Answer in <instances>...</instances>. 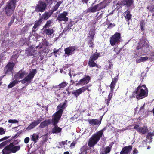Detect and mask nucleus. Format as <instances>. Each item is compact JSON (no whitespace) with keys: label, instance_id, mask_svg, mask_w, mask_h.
<instances>
[{"label":"nucleus","instance_id":"f257e3e1","mask_svg":"<svg viewBox=\"0 0 154 154\" xmlns=\"http://www.w3.org/2000/svg\"><path fill=\"white\" fill-rule=\"evenodd\" d=\"M103 129H102L92 135L88 141V145L89 147H93L97 143L103 135Z\"/></svg>","mask_w":154,"mask_h":154},{"label":"nucleus","instance_id":"f03ea898","mask_svg":"<svg viewBox=\"0 0 154 154\" xmlns=\"http://www.w3.org/2000/svg\"><path fill=\"white\" fill-rule=\"evenodd\" d=\"M16 0H10L4 8L5 12L7 16H10L13 13L15 8Z\"/></svg>","mask_w":154,"mask_h":154},{"label":"nucleus","instance_id":"7ed1b4c3","mask_svg":"<svg viewBox=\"0 0 154 154\" xmlns=\"http://www.w3.org/2000/svg\"><path fill=\"white\" fill-rule=\"evenodd\" d=\"M147 88L145 85H139L135 90V94H137L136 98L137 99H142L147 97L148 93H146L145 90Z\"/></svg>","mask_w":154,"mask_h":154},{"label":"nucleus","instance_id":"20e7f679","mask_svg":"<svg viewBox=\"0 0 154 154\" xmlns=\"http://www.w3.org/2000/svg\"><path fill=\"white\" fill-rule=\"evenodd\" d=\"M67 101L65 100L64 102L60 103L57 107L58 110L54 113L52 117L60 119L64 110L67 106Z\"/></svg>","mask_w":154,"mask_h":154},{"label":"nucleus","instance_id":"39448f33","mask_svg":"<svg viewBox=\"0 0 154 154\" xmlns=\"http://www.w3.org/2000/svg\"><path fill=\"white\" fill-rule=\"evenodd\" d=\"M20 147L19 146H15L13 143H11L9 145L5 146L2 150L3 154H9L11 153H15L19 150Z\"/></svg>","mask_w":154,"mask_h":154},{"label":"nucleus","instance_id":"423d86ee","mask_svg":"<svg viewBox=\"0 0 154 154\" xmlns=\"http://www.w3.org/2000/svg\"><path fill=\"white\" fill-rule=\"evenodd\" d=\"M60 119L52 117L51 123L54 126L52 128L51 132L53 134H57L60 132L62 128L57 126V124Z\"/></svg>","mask_w":154,"mask_h":154},{"label":"nucleus","instance_id":"0eeeda50","mask_svg":"<svg viewBox=\"0 0 154 154\" xmlns=\"http://www.w3.org/2000/svg\"><path fill=\"white\" fill-rule=\"evenodd\" d=\"M37 73V70L35 69H32L31 71L23 79L20 81L17 80L18 83L21 82L22 83L24 84L29 81H31Z\"/></svg>","mask_w":154,"mask_h":154},{"label":"nucleus","instance_id":"6e6552de","mask_svg":"<svg viewBox=\"0 0 154 154\" xmlns=\"http://www.w3.org/2000/svg\"><path fill=\"white\" fill-rule=\"evenodd\" d=\"M120 34L118 33H115L111 37L110 40L111 45L113 46L116 45L120 42Z\"/></svg>","mask_w":154,"mask_h":154},{"label":"nucleus","instance_id":"1a4fd4ad","mask_svg":"<svg viewBox=\"0 0 154 154\" xmlns=\"http://www.w3.org/2000/svg\"><path fill=\"white\" fill-rule=\"evenodd\" d=\"M91 79L89 75H85L82 79L80 80L76 84V85H81L83 86L88 84Z\"/></svg>","mask_w":154,"mask_h":154},{"label":"nucleus","instance_id":"9d476101","mask_svg":"<svg viewBox=\"0 0 154 154\" xmlns=\"http://www.w3.org/2000/svg\"><path fill=\"white\" fill-rule=\"evenodd\" d=\"M46 8V3L44 2L41 1L38 2L36 7L35 11L38 12H43L44 11Z\"/></svg>","mask_w":154,"mask_h":154},{"label":"nucleus","instance_id":"9b49d317","mask_svg":"<svg viewBox=\"0 0 154 154\" xmlns=\"http://www.w3.org/2000/svg\"><path fill=\"white\" fill-rule=\"evenodd\" d=\"M15 64L14 63L9 62L4 68V72L6 74L11 72L13 69Z\"/></svg>","mask_w":154,"mask_h":154},{"label":"nucleus","instance_id":"f8f14e48","mask_svg":"<svg viewBox=\"0 0 154 154\" xmlns=\"http://www.w3.org/2000/svg\"><path fill=\"white\" fill-rule=\"evenodd\" d=\"M87 89H88V87L83 86L81 88L75 91L74 92H72V94L74 95L76 98H77L82 93L85 92Z\"/></svg>","mask_w":154,"mask_h":154},{"label":"nucleus","instance_id":"ddd939ff","mask_svg":"<svg viewBox=\"0 0 154 154\" xmlns=\"http://www.w3.org/2000/svg\"><path fill=\"white\" fill-rule=\"evenodd\" d=\"M35 49H26V53L27 56H34L36 55L37 56H40L41 52H38L37 53L36 52V51L35 50Z\"/></svg>","mask_w":154,"mask_h":154},{"label":"nucleus","instance_id":"4468645a","mask_svg":"<svg viewBox=\"0 0 154 154\" xmlns=\"http://www.w3.org/2000/svg\"><path fill=\"white\" fill-rule=\"evenodd\" d=\"M139 45V46L136 48H148L149 47V45L146 42L145 40L143 38L140 40Z\"/></svg>","mask_w":154,"mask_h":154},{"label":"nucleus","instance_id":"2eb2a0df","mask_svg":"<svg viewBox=\"0 0 154 154\" xmlns=\"http://www.w3.org/2000/svg\"><path fill=\"white\" fill-rule=\"evenodd\" d=\"M135 129H137L139 132L145 134L148 131V129L146 126H144L143 127H139L138 125H135Z\"/></svg>","mask_w":154,"mask_h":154},{"label":"nucleus","instance_id":"dca6fc26","mask_svg":"<svg viewBox=\"0 0 154 154\" xmlns=\"http://www.w3.org/2000/svg\"><path fill=\"white\" fill-rule=\"evenodd\" d=\"M67 14V12H64L63 13L58 15L57 19L60 21H67L68 20V18L66 17V16Z\"/></svg>","mask_w":154,"mask_h":154},{"label":"nucleus","instance_id":"f3484780","mask_svg":"<svg viewBox=\"0 0 154 154\" xmlns=\"http://www.w3.org/2000/svg\"><path fill=\"white\" fill-rule=\"evenodd\" d=\"M41 121V120L39 119L36 121H34L32 123L29 125L26 128L27 130H30L35 127L38 125L39 124Z\"/></svg>","mask_w":154,"mask_h":154},{"label":"nucleus","instance_id":"a211bd4d","mask_svg":"<svg viewBox=\"0 0 154 154\" xmlns=\"http://www.w3.org/2000/svg\"><path fill=\"white\" fill-rule=\"evenodd\" d=\"M132 149L131 146H129L124 147L120 152V154H129Z\"/></svg>","mask_w":154,"mask_h":154},{"label":"nucleus","instance_id":"6ab92c4d","mask_svg":"<svg viewBox=\"0 0 154 154\" xmlns=\"http://www.w3.org/2000/svg\"><path fill=\"white\" fill-rule=\"evenodd\" d=\"M95 34V32L94 30H91L89 33V35L88 36V38L89 40H90V41L89 42V47H92V45L93 43L91 41V40L93 39L94 38V36Z\"/></svg>","mask_w":154,"mask_h":154},{"label":"nucleus","instance_id":"aec40b11","mask_svg":"<svg viewBox=\"0 0 154 154\" xmlns=\"http://www.w3.org/2000/svg\"><path fill=\"white\" fill-rule=\"evenodd\" d=\"M26 74L25 71L22 70H20L14 76V78L16 79H22L23 78Z\"/></svg>","mask_w":154,"mask_h":154},{"label":"nucleus","instance_id":"412c9836","mask_svg":"<svg viewBox=\"0 0 154 154\" xmlns=\"http://www.w3.org/2000/svg\"><path fill=\"white\" fill-rule=\"evenodd\" d=\"M118 80V76H116L115 78L112 79L109 87L110 88V90L111 91H113V90L115 88V87L116 85V84Z\"/></svg>","mask_w":154,"mask_h":154},{"label":"nucleus","instance_id":"4be33fe9","mask_svg":"<svg viewBox=\"0 0 154 154\" xmlns=\"http://www.w3.org/2000/svg\"><path fill=\"white\" fill-rule=\"evenodd\" d=\"M89 124L94 125H99L101 123V119L99 120L97 119H92L88 120Z\"/></svg>","mask_w":154,"mask_h":154},{"label":"nucleus","instance_id":"5701e85b","mask_svg":"<svg viewBox=\"0 0 154 154\" xmlns=\"http://www.w3.org/2000/svg\"><path fill=\"white\" fill-rule=\"evenodd\" d=\"M51 123V121L50 119L45 120L40 123L39 127L41 128H44L46 126H48Z\"/></svg>","mask_w":154,"mask_h":154},{"label":"nucleus","instance_id":"b1692460","mask_svg":"<svg viewBox=\"0 0 154 154\" xmlns=\"http://www.w3.org/2000/svg\"><path fill=\"white\" fill-rule=\"evenodd\" d=\"M42 22V19L40 18L39 20L35 22L34 25L32 28V32H35L36 30L35 29L37 27H38L41 24Z\"/></svg>","mask_w":154,"mask_h":154},{"label":"nucleus","instance_id":"393cba45","mask_svg":"<svg viewBox=\"0 0 154 154\" xmlns=\"http://www.w3.org/2000/svg\"><path fill=\"white\" fill-rule=\"evenodd\" d=\"M100 53H97L96 52V53L92 55L90 57L89 60H91L93 61H95L97 60L98 57L100 56Z\"/></svg>","mask_w":154,"mask_h":154},{"label":"nucleus","instance_id":"a878e982","mask_svg":"<svg viewBox=\"0 0 154 154\" xmlns=\"http://www.w3.org/2000/svg\"><path fill=\"white\" fill-rule=\"evenodd\" d=\"M88 66L91 67H99V65L96 63L94 61L91 60H89L88 62Z\"/></svg>","mask_w":154,"mask_h":154},{"label":"nucleus","instance_id":"bb28decb","mask_svg":"<svg viewBox=\"0 0 154 154\" xmlns=\"http://www.w3.org/2000/svg\"><path fill=\"white\" fill-rule=\"evenodd\" d=\"M88 149L87 144L84 145L80 148V154H86V151Z\"/></svg>","mask_w":154,"mask_h":154},{"label":"nucleus","instance_id":"cd10ccee","mask_svg":"<svg viewBox=\"0 0 154 154\" xmlns=\"http://www.w3.org/2000/svg\"><path fill=\"white\" fill-rule=\"evenodd\" d=\"M39 137L38 135L36 134H34L32 135L31 139L35 143L38 140Z\"/></svg>","mask_w":154,"mask_h":154},{"label":"nucleus","instance_id":"c85d7f7f","mask_svg":"<svg viewBox=\"0 0 154 154\" xmlns=\"http://www.w3.org/2000/svg\"><path fill=\"white\" fill-rule=\"evenodd\" d=\"M52 13H51L49 12H45L44 14L42 15V17L40 18L42 20V19L45 20H47L51 15Z\"/></svg>","mask_w":154,"mask_h":154},{"label":"nucleus","instance_id":"c756f323","mask_svg":"<svg viewBox=\"0 0 154 154\" xmlns=\"http://www.w3.org/2000/svg\"><path fill=\"white\" fill-rule=\"evenodd\" d=\"M98 10L99 11L100 9L105 8L106 6V3L105 2H102L97 5Z\"/></svg>","mask_w":154,"mask_h":154},{"label":"nucleus","instance_id":"7c9ffc66","mask_svg":"<svg viewBox=\"0 0 154 154\" xmlns=\"http://www.w3.org/2000/svg\"><path fill=\"white\" fill-rule=\"evenodd\" d=\"M68 85V83L66 82H62L61 83L59 84L57 86H55L56 88H64L66 87Z\"/></svg>","mask_w":154,"mask_h":154},{"label":"nucleus","instance_id":"2f4dec72","mask_svg":"<svg viewBox=\"0 0 154 154\" xmlns=\"http://www.w3.org/2000/svg\"><path fill=\"white\" fill-rule=\"evenodd\" d=\"M18 83L17 80V79H15L10 83L8 86V88H11L15 86L16 84Z\"/></svg>","mask_w":154,"mask_h":154},{"label":"nucleus","instance_id":"473e14b6","mask_svg":"<svg viewBox=\"0 0 154 154\" xmlns=\"http://www.w3.org/2000/svg\"><path fill=\"white\" fill-rule=\"evenodd\" d=\"M75 49H65V53L68 56H69L72 53Z\"/></svg>","mask_w":154,"mask_h":154},{"label":"nucleus","instance_id":"72a5a7b5","mask_svg":"<svg viewBox=\"0 0 154 154\" xmlns=\"http://www.w3.org/2000/svg\"><path fill=\"white\" fill-rule=\"evenodd\" d=\"M140 25L141 30L143 32L145 30L144 27L145 25V21L143 20H141L140 22Z\"/></svg>","mask_w":154,"mask_h":154},{"label":"nucleus","instance_id":"f704fd0d","mask_svg":"<svg viewBox=\"0 0 154 154\" xmlns=\"http://www.w3.org/2000/svg\"><path fill=\"white\" fill-rule=\"evenodd\" d=\"M111 151V148L109 146H106L104 149V151L102 152V154H107L110 152Z\"/></svg>","mask_w":154,"mask_h":154},{"label":"nucleus","instance_id":"c9c22d12","mask_svg":"<svg viewBox=\"0 0 154 154\" xmlns=\"http://www.w3.org/2000/svg\"><path fill=\"white\" fill-rule=\"evenodd\" d=\"M53 32V30L51 29H48L45 30V33L47 35H51Z\"/></svg>","mask_w":154,"mask_h":154},{"label":"nucleus","instance_id":"e433bc0d","mask_svg":"<svg viewBox=\"0 0 154 154\" xmlns=\"http://www.w3.org/2000/svg\"><path fill=\"white\" fill-rule=\"evenodd\" d=\"M124 15L125 17L128 20L131 18V15L130 14V12L128 11H125V12Z\"/></svg>","mask_w":154,"mask_h":154},{"label":"nucleus","instance_id":"4c0bfd02","mask_svg":"<svg viewBox=\"0 0 154 154\" xmlns=\"http://www.w3.org/2000/svg\"><path fill=\"white\" fill-rule=\"evenodd\" d=\"M89 10H90V11L92 12H95L96 11H99L98 10L97 5L95 6H94L90 8L89 9Z\"/></svg>","mask_w":154,"mask_h":154},{"label":"nucleus","instance_id":"58836bf2","mask_svg":"<svg viewBox=\"0 0 154 154\" xmlns=\"http://www.w3.org/2000/svg\"><path fill=\"white\" fill-rule=\"evenodd\" d=\"M6 51H4V52H2L0 54V60L1 61L2 60H5L6 58V57H5V55L4 54Z\"/></svg>","mask_w":154,"mask_h":154},{"label":"nucleus","instance_id":"ea45409f","mask_svg":"<svg viewBox=\"0 0 154 154\" xmlns=\"http://www.w3.org/2000/svg\"><path fill=\"white\" fill-rule=\"evenodd\" d=\"M126 3H124V5H126L127 6H130L132 3V0H124Z\"/></svg>","mask_w":154,"mask_h":154},{"label":"nucleus","instance_id":"a19ab883","mask_svg":"<svg viewBox=\"0 0 154 154\" xmlns=\"http://www.w3.org/2000/svg\"><path fill=\"white\" fill-rule=\"evenodd\" d=\"M150 57L149 58V59L152 61L154 60V58L153 57H154V51H152L150 54Z\"/></svg>","mask_w":154,"mask_h":154},{"label":"nucleus","instance_id":"79ce46f5","mask_svg":"<svg viewBox=\"0 0 154 154\" xmlns=\"http://www.w3.org/2000/svg\"><path fill=\"white\" fill-rule=\"evenodd\" d=\"M52 22L51 20L47 21V22L46 24L44 26V28H47L48 27L50 26V24L52 23Z\"/></svg>","mask_w":154,"mask_h":154},{"label":"nucleus","instance_id":"37998d69","mask_svg":"<svg viewBox=\"0 0 154 154\" xmlns=\"http://www.w3.org/2000/svg\"><path fill=\"white\" fill-rule=\"evenodd\" d=\"M43 45L45 46V47L48 48L49 45H51V44H49L48 42H47L46 40H44L43 42Z\"/></svg>","mask_w":154,"mask_h":154},{"label":"nucleus","instance_id":"c03bdc74","mask_svg":"<svg viewBox=\"0 0 154 154\" xmlns=\"http://www.w3.org/2000/svg\"><path fill=\"white\" fill-rule=\"evenodd\" d=\"M8 122L9 123H18V121L16 119L12 120L9 119L8 120Z\"/></svg>","mask_w":154,"mask_h":154},{"label":"nucleus","instance_id":"a18cd8bd","mask_svg":"<svg viewBox=\"0 0 154 154\" xmlns=\"http://www.w3.org/2000/svg\"><path fill=\"white\" fill-rule=\"evenodd\" d=\"M113 91H110L109 93V94L108 95V96L107 97V98L111 100V99L113 96Z\"/></svg>","mask_w":154,"mask_h":154},{"label":"nucleus","instance_id":"49530a36","mask_svg":"<svg viewBox=\"0 0 154 154\" xmlns=\"http://www.w3.org/2000/svg\"><path fill=\"white\" fill-rule=\"evenodd\" d=\"M5 132V129L2 127H0V135H2L4 134Z\"/></svg>","mask_w":154,"mask_h":154},{"label":"nucleus","instance_id":"de8ad7c7","mask_svg":"<svg viewBox=\"0 0 154 154\" xmlns=\"http://www.w3.org/2000/svg\"><path fill=\"white\" fill-rule=\"evenodd\" d=\"M140 58L141 59L142 62L146 61H147L149 59L148 57L147 56L145 57H140Z\"/></svg>","mask_w":154,"mask_h":154},{"label":"nucleus","instance_id":"09e8293b","mask_svg":"<svg viewBox=\"0 0 154 154\" xmlns=\"http://www.w3.org/2000/svg\"><path fill=\"white\" fill-rule=\"evenodd\" d=\"M152 134L151 133H148L147 134V139L150 140L152 139Z\"/></svg>","mask_w":154,"mask_h":154},{"label":"nucleus","instance_id":"8fccbe9b","mask_svg":"<svg viewBox=\"0 0 154 154\" xmlns=\"http://www.w3.org/2000/svg\"><path fill=\"white\" fill-rule=\"evenodd\" d=\"M111 100L110 99L107 98L105 100V103H106V105L108 106L109 105V104L110 103V101Z\"/></svg>","mask_w":154,"mask_h":154},{"label":"nucleus","instance_id":"3c124183","mask_svg":"<svg viewBox=\"0 0 154 154\" xmlns=\"http://www.w3.org/2000/svg\"><path fill=\"white\" fill-rule=\"evenodd\" d=\"M6 143L7 142L6 141L2 142L0 144V147L2 148L3 146H5L6 144Z\"/></svg>","mask_w":154,"mask_h":154},{"label":"nucleus","instance_id":"603ef678","mask_svg":"<svg viewBox=\"0 0 154 154\" xmlns=\"http://www.w3.org/2000/svg\"><path fill=\"white\" fill-rule=\"evenodd\" d=\"M30 140V139L29 137H26L24 139V143H29Z\"/></svg>","mask_w":154,"mask_h":154},{"label":"nucleus","instance_id":"864d4df0","mask_svg":"<svg viewBox=\"0 0 154 154\" xmlns=\"http://www.w3.org/2000/svg\"><path fill=\"white\" fill-rule=\"evenodd\" d=\"M12 20L8 24V25L9 26H11L12 24L13 23L14 21V20L15 18V17L13 16L12 17Z\"/></svg>","mask_w":154,"mask_h":154},{"label":"nucleus","instance_id":"5fc2aeb1","mask_svg":"<svg viewBox=\"0 0 154 154\" xmlns=\"http://www.w3.org/2000/svg\"><path fill=\"white\" fill-rule=\"evenodd\" d=\"M118 49H114V51L116 52V54L117 55L119 53L120 51H121L122 49H120L119 50H118Z\"/></svg>","mask_w":154,"mask_h":154},{"label":"nucleus","instance_id":"6e6d98bb","mask_svg":"<svg viewBox=\"0 0 154 154\" xmlns=\"http://www.w3.org/2000/svg\"><path fill=\"white\" fill-rule=\"evenodd\" d=\"M76 144V142L75 141H73L71 143V144L70 146L73 147Z\"/></svg>","mask_w":154,"mask_h":154},{"label":"nucleus","instance_id":"4d7b16f0","mask_svg":"<svg viewBox=\"0 0 154 154\" xmlns=\"http://www.w3.org/2000/svg\"><path fill=\"white\" fill-rule=\"evenodd\" d=\"M70 27V26H69V25H68L67 26V27L64 29L63 30V32H66V31H67V30H69V27Z\"/></svg>","mask_w":154,"mask_h":154},{"label":"nucleus","instance_id":"13d9d810","mask_svg":"<svg viewBox=\"0 0 154 154\" xmlns=\"http://www.w3.org/2000/svg\"><path fill=\"white\" fill-rule=\"evenodd\" d=\"M142 62L140 57L139 59H137L136 60V62L137 63H140Z\"/></svg>","mask_w":154,"mask_h":154},{"label":"nucleus","instance_id":"bf43d9fd","mask_svg":"<svg viewBox=\"0 0 154 154\" xmlns=\"http://www.w3.org/2000/svg\"><path fill=\"white\" fill-rule=\"evenodd\" d=\"M54 0H45L48 3L51 4L52 3V2Z\"/></svg>","mask_w":154,"mask_h":154},{"label":"nucleus","instance_id":"052dcab7","mask_svg":"<svg viewBox=\"0 0 154 154\" xmlns=\"http://www.w3.org/2000/svg\"><path fill=\"white\" fill-rule=\"evenodd\" d=\"M66 141L65 142V141H62L61 143H59L60 145L61 146V145H64L65 144V143H66Z\"/></svg>","mask_w":154,"mask_h":154},{"label":"nucleus","instance_id":"680f3d73","mask_svg":"<svg viewBox=\"0 0 154 154\" xmlns=\"http://www.w3.org/2000/svg\"><path fill=\"white\" fill-rule=\"evenodd\" d=\"M151 7L152 8L150 10V11H151V12H154V6H152Z\"/></svg>","mask_w":154,"mask_h":154},{"label":"nucleus","instance_id":"e2e57ef3","mask_svg":"<svg viewBox=\"0 0 154 154\" xmlns=\"http://www.w3.org/2000/svg\"><path fill=\"white\" fill-rule=\"evenodd\" d=\"M59 51V49L56 50V49H54L53 50V53L55 54H56Z\"/></svg>","mask_w":154,"mask_h":154},{"label":"nucleus","instance_id":"0e129e2a","mask_svg":"<svg viewBox=\"0 0 154 154\" xmlns=\"http://www.w3.org/2000/svg\"><path fill=\"white\" fill-rule=\"evenodd\" d=\"M20 132H18L14 136V138H15L16 137H18L20 134Z\"/></svg>","mask_w":154,"mask_h":154},{"label":"nucleus","instance_id":"69168bd1","mask_svg":"<svg viewBox=\"0 0 154 154\" xmlns=\"http://www.w3.org/2000/svg\"><path fill=\"white\" fill-rule=\"evenodd\" d=\"M135 95V92H133L132 96H130V98H132L133 97H135L134 96Z\"/></svg>","mask_w":154,"mask_h":154},{"label":"nucleus","instance_id":"338daca9","mask_svg":"<svg viewBox=\"0 0 154 154\" xmlns=\"http://www.w3.org/2000/svg\"><path fill=\"white\" fill-rule=\"evenodd\" d=\"M58 6H57V5H55L54 7V11H55L56 10L57 8H58Z\"/></svg>","mask_w":154,"mask_h":154},{"label":"nucleus","instance_id":"774afa93","mask_svg":"<svg viewBox=\"0 0 154 154\" xmlns=\"http://www.w3.org/2000/svg\"><path fill=\"white\" fill-rule=\"evenodd\" d=\"M151 4L152 5V6H154V0H153L152 1Z\"/></svg>","mask_w":154,"mask_h":154}]
</instances>
